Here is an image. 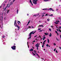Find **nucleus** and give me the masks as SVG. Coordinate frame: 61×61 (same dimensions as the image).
Here are the masks:
<instances>
[{"label":"nucleus","instance_id":"3","mask_svg":"<svg viewBox=\"0 0 61 61\" xmlns=\"http://www.w3.org/2000/svg\"><path fill=\"white\" fill-rule=\"evenodd\" d=\"M11 48L13 49V50H15L16 49H15V48H16V46H13L12 47H11Z\"/></svg>","mask_w":61,"mask_h":61},{"label":"nucleus","instance_id":"48","mask_svg":"<svg viewBox=\"0 0 61 61\" xmlns=\"http://www.w3.org/2000/svg\"><path fill=\"white\" fill-rule=\"evenodd\" d=\"M48 15V14H46L45 15V16H46V15Z\"/></svg>","mask_w":61,"mask_h":61},{"label":"nucleus","instance_id":"60","mask_svg":"<svg viewBox=\"0 0 61 61\" xmlns=\"http://www.w3.org/2000/svg\"><path fill=\"white\" fill-rule=\"evenodd\" d=\"M56 11H57L58 10V9H56Z\"/></svg>","mask_w":61,"mask_h":61},{"label":"nucleus","instance_id":"27","mask_svg":"<svg viewBox=\"0 0 61 61\" xmlns=\"http://www.w3.org/2000/svg\"><path fill=\"white\" fill-rule=\"evenodd\" d=\"M47 20L48 21H50V19H47Z\"/></svg>","mask_w":61,"mask_h":61},{"label":"nucleus","instance_id":"51","mask_svg":"<svg viewBox=\"0 0 61 61\" xmlns=\"http://www.w3.org/2000/svg\"><path fill=\"white\" fill-rule=\"evenodd\" d=\"M57 34L58 36V35H59V34H58V33H57Z\"/></svg>","mask_w":61,"mask_h":61},{"label":"nucleus","instance_id":"29","mask_svg":"<svg viewBox=\"0 0 61 61\" xmlns=\"http://www.w3.org/2000/svg\"><path fill=\"white\" fill-rule=\"evenodd\" d=\"M30 20H29V21L28 22V23L29 24L30 23Z\"/></svg>","mask_w":61,"mask_h":61},{"label":"nucleus","instance_id":"49","mask_svg":"<svg viewBox=\"0 0 61 61\" xmlns=\"http://www.w3.org/2000/svg\"><path fill=\"white\" fill-rule=\"evenodd\" d=\"M36 42V41H33V43H34V42Z\"/></svg>","mask_w":61,"mask_h":61},{"label":"nucleus","instance_id":"4","mask_svg":"<svg viewBox=\"0 0 61 61\" xmlns=\"http://www.w3.org/2000/svg\"><path fill=\"white\" fill-rule=\"evenodd\" d=\"M48 10H50V11H52L53 12H54V10L53 9V8H51L50 9H48Z\"/></svg>","mask_w":61,"mask_h":61},{"label":"nucleus","instance_id":"22","mask_svg":"<svg viewBox=\"0 0 61 61\" xmlns=\"http://www.w3.org/2000/svg\"><path fill=\"white\" fill-rule=\"evenodd\" d=\"M56 22H59V20H56Z\"/></svg>","mask_w":61,"mask_h":61},{"label":"nucleus","instance_id":"13","mask_svg":"<svg viewBox=\"0 0 61 61\" xmlns=\"http://www.w3.org/2000/svg\"><path fill=\"white\" fill-rule=\"evenodd\" d=\"M47 42L48 43V44L49 43V39H47Z\"/></svg>","mask_w":61,"mask_h":61},{"label":"nucleus","instance_id":"23","mask_svg":"<svg viewBox=\"0 0 61 61\" xmlns=\"http://www.w3.org/2000/svg\"><path fill=\"white\" fill-rule=\"evenodd\" d=\"M30 3H32V1H31V0H30Z\"/></svg>","mask_w":61,"mask_h":61},{"label":"nucleus","instance_id":"14","mask_svg":"<svg viewBox=\"0 0 61 61\" xmlns=\"http://www.w3.org/2000/svg\"><path fill=\"white\" fill-rule=\"evenodd\" d=\"M49 36L50 37H51V36H52V34H51V33H50V35H49Z\"/></svg>","mask_w":61,"mask_h":61},{"label":"nucleus","instance_id":"9","mask_svg":"<svg viewBox=\"0 0 61 61\" xmlns=\"http://www.w3.org/2000/svg\"><path fill=\"white\" fill-rule=\"evenodd\" d=\"M19 23H20V24H21V23H20V21H17V23L18 24V25H20Z\"/></svg>","mask_w":61,"mask_h":61},{"label":"nucleus","instance_id":"58","mask_svg":"<svg viewBox=\"0 0 61 61\" xmlns=\"http://www.w3.org/2000/svg\"><path fill=\"white\" fill-rule=\"evenodd\" d=\"M36 45H39V44L38 43L37 44H36Z\"/></svg>","mask_w":61,"mask_h":61},{"label":"nucleus","instance_id":"55","mask_svg":"<svg viewBox=\"0 0 61 61\" xmlns=\"http://www.w3.org/2000/svg\"><path fill=\"white\" fill-rule=\"evenodd\" d=\"M31 5H33V3H32V2L31 3Z\"/></svg>","mask_w":61,"mask_h":61},{"label":"nucleus","instance_id":"24","mask_svg":"<svg viewBox=\"0 0 61 61\" xmlns=\"http://www.w3.org/2000/svg\"><path fill=\"white\" fill-rule=\"evenodd\" d=\"M28 27V28H31V27H32L30 26H29Z\"/></svg>","mask_w":61,"mask_h":61},{"label":"nucleus","instance_id":"53","mask_svg":"<svg viewBox=\"0 0 61 61\" xmlns=\"http://www.w3.org/2000/svg\"><path fill=\"white\" fill-rule=\"evenodd\" d=\"M42 30H41L39 31V32H42Z\"/></svg>","mask_w":61,"mask_h":61},{"label":"nucleus","instance_id":"6","mask_svg":"<svg viewBox=\"0 0 61 61\" xmlns=\"http://www.w3.org/2000/svg\"><path fill=\"white\" fill-rule=\"evenodd\" d=\"M38 15H39V14L38 13L37 14L34 15L33 16H35V17H36V16H38Z\"/></svg>","mask_w":61,"mask_h":61},{"label":"nucleus","instance_id":"41","mask_svg":"<svg viewBox=\"0 0 61 61\" xmlns=\"http://www.w3.org/2000/svg\"><path fill=\"white\" fill-rule=\"evenodd\" d=\"M55 32H56V34H57V31H55Z\"/></svg>","mask_w":61,"mask_h":61},{"label":"nucleus","instance_id":"56","mask_svg":"<svg viewBox=\"0 0 61 61\" xmlns=\"http://www.w3.org/2000/svg\"><path fill=\"white\" fill-rule=\"evenodd\" d=\"M28 42H27V45H28Z\"/></svg>","mask_w":61,"mask_h":61},{"label":"nucleus","instance_id":"57","mask_svg":"<svg viewBox=\"0 0 61 61\" xmlns=\"http://www.w3.org/2000/svg\"><path fill=\"white\" fill-rule=\"evenodd\" d=\"M46 14V13H42L41 14Z\"/></svg>","mask_w":61,"mask_h":61},{"label":"nucleus","instance_id":"20","mask_svg":"<svg viewBox=\"0 0 61 61\" xmlns=\"http://www.w3.org/2000/svg\"><path fill=\"white\" fill-rule=\"evenodd\" d=\"M17 14H18V9L17 10Z\"/></svg>","mask_w":61,"mask_h":61},{"label":"nucleus","instance_id":"63","mask_svg":"<svg viewBox=\"0 0 61 61\" xmlns=\"http://www.w3.org/2000/svg\"><path fill=\"white\" fill-rule=\"evenodd\" d=\"M36 36H37V35H36V36H34V37H36Z\"/></svg>","mask_w":61,"mask_h":61},{"label":"nucleus","instance_id":"17","mask_svg":"<svg viewBox=\"0 0 61 61\" xmlns=\"http://www.w3.org/2000/svg\"><path fill=\"white\" fill-rule=\"evenodd\" d=\"M46 46H47V47H48V46H49V45H48V44H47L46 45Z\"/></svg>","mask_w":61,"mask_h":61},{"label":"nucleus","instance_id":"61","mask_svg":"<svg viewBox=\"0 0 61 61\" xmlns=\"http://www.w3.org/2000/svg\"><path fill=\"white\" fill-rule=\"evenodd\" d=\"M59 28H60V29L61 28V26H60L59 27Z\"/></svg>","mask_w":61,"mask_h":61},{"label":"nucleus","instance_id":"21","mask_svg":"<svg viewBox=\"0 0 61 61\" xmlns=\"http://www.w3.org/2000/svg\"><path fill=\"white\" fill-rule=\"evenodd\" d=\"M54 23L55 24H58L57 22H55Z\"/></svg>","mask_w":61,"mask_h":61},{"label":"nucleus","instance_id":"62","mask_svg":"<svg viewBox=\"0 0 61 61\" xmlns=\"http://www.w3.org/2000/svg\"><path fill=\"white\" fill-rule=\"evenodd\" d=\"M56 30L58 32V30L57 29H56Z\"/></svg>","mask_w":61,"mask_h":61},{"label":"nucleus","instance_id":"50","mask_svg":"<svg viewBox=\"0 0 61 61\" xmlns=\"http://www.w3.org/2000/svg\"><path fill=\"white\" fill-rule=\"evenodd\" d=\"M58 18L59 19H60V20H61V18H60V17H59V18Z\"/></svg>","mask_w":61,"mask_h":61},{"label":"nucleus","instance_id":"19","mask_svg":"<svg viewBox=\"0 0 61 61\" xmlns=\"http://www.w3.org/2000/svg\"><path fill=\"white\" fill-rule=\"evenodd\" d=\"M32 53L33 54V55H34V56H36V54H34V52H32Z\"/></svg>","mask_w":61,"mask_h":61},{"label":"nucleus","instance_id":"36","mask_svg":"<svg viewBox=\"0 0 61 61\" xmlns=\"http://www.w3.org/2000/svg\"><path fill=\"white\" fill-rule=\"evenodd\" d=\"M5 4H4V7H5Z\"/></svg>","mask_w":61,"mask_h":61},{"label":"nucleus","instance_id":"35","mask_svg":"<svg viewBox=\"0 0 61 61\" xmlns=\"http://www.w3.org/2000/svg\"><path fill=\"white\" fill-rule=\"evenodd\" d=\"M42 15V16L43 17H44V16H45V15Z\"/></svg>","mask_w":61,"mask_h":61},{"label":"nucleus","instance_id":"54","mask_svg":"<svg viewBox=\"0 0 61 61\" xmlns=\"http://www.w3.org/2000/svg\"><path fill=\"white\" fill-rule=\"evenodd\" d=\"M39 36L40 38H41V36Z\"/></svg>","mask_w":61,"mask_h":61},{"label":"nucleus","instance_id":"2","mask_svg":"<svg viewBox=\"0 0 61 61\" xmlns=\"http://www.w3.org/2000/svg\"><path fill=\"white\" fill-rule=\"evenodd\" d=\"M37 1L38 0H33V3L35 5H36Z\"/></svg>","mask_w":61,"mask_h":61},{"label":"nucleus","instance_id":"38","mask_svg":"<svg viewBox=\"0 0 61 61\" xmlns=\"http://www.w3.org/2000/svg\"><path fill=\"white\" fill-rule=\"evenodd\" d=\"M49 30L50 31H51V29H49Z\"/></svg>","mask_w":61,"mask_h":61},{"label":"nucleus","instance_id":"7","mask_svg":"<svg viewBox=\"0 0 61 61\" xmlns=\"http://www.w3.org/2000/svg\"><path fill=\"white\" fill-rule=\"evenodd\" d=\"M13 2H11L10 3V5H13Z\"/></svg>","mask_w":61,"mask_h":61},{"label":"nucleus","instance_id":"26","mask_svg":"<svg viewBox=\"0 0 61 61\" xmlns=\"http://www.w3.org/2000/svg\"><path fill=\"white\" fill-rule=\"evenodd\" d=\"M47 9H42L43 10H46Z\"/></svg>","mask_w":61,"mask_h":61},{"label":"nucleus","instance_id":"43","mask_svg":"<svg viewBox=\"0 0 61 61\" xmlns=\"http://www.w3.org/2000/svg\"><path fill=\"white\" fill-rule=\"evenodd\" d=\"M41 59H42V60H44V58H41Z\"/></svg>","mask_w":61,"mask_h":61},{"label":"nucleus","instance_id":"52","mask_svg":"<svg viewBox=\"0 0 61 61\" xmlns=\"http://www.w3.org/2000/svg\"><path fill=\"white\" fill-rule=\"evenodd\" d=\"M3 38H4V37H5V36H3V37H2Z\"/></svg>","mask_w":61,"mask_h":61},{"label":"nucleus","instance_id":"42","mask_svg":"<svg viewBox=\"0 0 61 61\" xmlns=\"http://www.w3.org/2000/svg\"><path fill=\"white\" fill-rule=\"evenodd\" d=\"M56 52L57 53H58V52H57V50H56Z\"/></svg>","mask_w":61,"mask_h":61},{"label":"nucleus","instance_id":"31","mask_svg":"<svg viewBox=\"0 0 61 61\" xmlns=\"http://www.w3.org/2000/svg\"><path fill=\"white\" fill-rule=\"evenodd\" d=\"M46 42V40H45V41L43 42V43H45Z\"/></svg>","mask_w":61,"mask_h":61},{"label":"nucleus","instance_id":"11","mask_svg":"<svg viewBox=\"0 0 61 61\" xmlns=\"http://www.w3.org/2000/svg\"><path fill=\"white\" fill-rule=\"evenodd\" d=\"M30 51H33V49H30Z\"/></svg>","mask_w":61,"mask_h":61},{"label":"nucleus","instance_id":"1","mask_svg":"<svg viewBox=\"0 0 61 61\" xmlns=\"http://www.w3.org/2000/svg\"><path fill=\"white\" fill-rule=\"evenodd\" d=\"M36 31H35L33 33V31H32L31 32H30L29 34V37L28 38V39H29L30 38H31V35L32 34H34L35 33H36Z\"/></svg>","mask_w":61,"mask_h":61},{"label":"nucleus","instance_id":"45","mask_svg":"<svg viewBox=\"0 0 61 61\" xmlns=\"http://www.w3.org/2000/svg\"><path fill=\"white\" fill-rule=\"evenodd\" d=\"M54 45L55 46H56V43H54Z\"/></svg>","mask_w":61,"mask_h":61},{"label":"nucleus","instance_id":"47","mask_svg":"<svg viewBox=\"0 0 61 61\" xmlns=\"http://www.w3.org/2000/svg\"><path fill=\"white\" fill-rule=\"evenodd\" d=\"M41 29V28H39L38 29V30H40Z\"/></svg>","mask_w":61,"mask_h":61},{"label":"nucleus","instance_id":"44","mask_svg":"<svg viewBox=\"0 0 61 61\" xmlns=\"http://www.w3.org/2000/svg\"><path fill=\"white\" fill-rule=\"evenodd\" d=\"M43 38H44V39H46V37H43Z\"/></svg>","mask_w":61,"mask_h":61},{"label":"nucleus","instance_id":"12","mask_svg":"<svg viewBox=\"0 0 61 61\" xmlns=\"http://www.w3.org/2000/svg\"><path fill=\"white\" fill-rule=\"evenodd\" d=\"M7 7H8V6H6L5 8V9L4 10V11H5V10L6 9V8H7Z\"/></svg>","mask_w":61,"mask_h":61},{"label":"nucleus","instance_id":"28","mask_svg":"<svg viewBox=\"0 0 61 61\" xmlns=\"http://www.w3.org/2000/svg\"><path fill=\"white\" fill-rule=\"evenodd\" d=\"M51 27H52V28H53V27H54V26H53V25H51Z\"/></svg>","mask_w":61,"mask_h":61},{"label":"nucleus","instance_id":"10","mask_svg":"<svg viewBox=\"0 0 61 61\" xmlns=\"http://www.w3.org/2000/svg\"><path fill=\"white\" fill-rule=\"evenodd\" d=\"M35 46L36 47H39V46L36 45Z\"/></svg>","mask_w":61,"mask_h":61},{"label":"nucleus","instance_id":"8","mask_svg":"<svg viewBox=\"0 0 61 61\" xmlns=\"http://www.w3.org/2000/svg\"><path fill=\"white\" fill-rule=\"evenodd\" d=\"M0 17L1 18V19H2V20H3V15H1V16Z\"/></svg>","mask_w":61,"mask_h":61},{"label":"nucleus","instance_id":"5","mask_svg":"<svg viewBox=\"0 0 61 61\" xmlns=\"http://www.w3.org/2000/svg\"><path fill=\"white\" fill-rule=\"evenodd\" d=\"M16 20H15V23H14V25L16 27H18L19 26H18V25H15V24L16 23Z\"/></svg>","mask_w":61,"mask_h":61},{"label":"nucleus","instance_id":"32","mask_svg":"<svg viewBox=\"0 0 61 61\" xmlns=\"http://www.w3.org/2000/svg\"><path fill=\"white\" fill-rule=\"evenodd\" d=\"M42 26V27H44L43 25H41L40 26Z\"/></svg>","mask_w":61,"mask_h":61},{"label":"nucleus","instance_id":"16","mask_svg":"<svg viewBox=\"0 0 61 61\" xmlns=\"http://www.w3.org/2000/svg\"><path fill=\"white\" fill-rule=\"evenodd\" d=\"M9 12V10H7V14H8V12Z\"/></svg>","mask_w":61,"mask_h":61},{"label":"nucleus","instance_id":"59","mask_svg":"<svg viewBox=\"0 0 61 61\" xmlns=\"http://www.w3.org/2000/svg\"><path fill=\"white\" fill-rule=\"evenodd\" d=\"M36 54L37 56H38V54H37V53H36Z\"/></svg>","mask_w":61,"mask_h":61},{"label":"nucleus","instance_id":"64","mask_svg":"<svg viewBox=\"0 0 61 61\" xmlns=\"http://www.w3.org/2000/svg\"><path fill=\"white\" fill-rule=\"evenodd\" d=\"M60 37H61V35H60Z\"/></svg>","mask_w":61,"mask_h":61},{"label":"nucleus","instance_id":"46","mask_svg":"<svg viewBox=\"0 0 61 61\" xmlns=\"http://www.w3.org/2000/svg\"><path fill=\"white\" fill-rule=\"evenodd\" d=\"M44 45H42V47H44Z\"/></svg>","mask_w":61,"mask_h":61},{"label":"nucleus","instance_id":"40","mask_svg":"<svg viewBox=\"0 0 61 61\" xmlns=\"http://www.w3.org/2000/svg\"><path fill=\"white\" fill-rule=\"evenodd\" d=\"M56 48H55L54 50V51H56Z\"/></svg>","mask_w":61,"mask_h":61},{"label":"nucleus","instance_id":"25","mask_svg":"<svg viewBox=\"0 0 61 61\" xmlns=\"http://www.w3.org/2000/svg\"><path fill=\"white\" fill-rule=\"evenodd\" d=\"M56 39L57 40V41H59V40L58 39H57V38H56Z\"/></svg>","mask_w":61,"mask_h":61},{"label":"nucleus","instance_id":"34","mask_svg":"<svg viewBox=\"0 0 61 61\" xmlns=\"http://www.w3.org/2000/svg\"><path fill=\"white\" fill-rule=\"evenodd\" d=\"M38 47H37V50H38Z\"/></svg>","mask_w":61,"mask_h":61},{"label":"nucleus","instance_id":"37","mask_svg":"<svg viewBox=\"0 0 61 61\" xmlns=\"http://www.w3.org/2000/svg\"><path fill=\"white\" fill-rule=\"evenodd\" d=\"M59 32H61V30H60L59 29Z\"/></svg>","mask_w":61,"mask_h":61},{"label":"nucleus","instance_id":"30","mask_svg":"<svg viewBox=\"0 0 61 61\" xmlns=\"http://www.w3.org/2000/svg\"><path fill=\"white\" fill-rule=\"evenodd\" d=\"M18 30H19V29H20V27H18Z\"/></svg>","mask_w":61,"mask_h":61},{"label":"nucleus","instance_id":"33","mask_svg":"<svg viewBox=\"0 0 61 61\" xmlns=\"http://www.w3.org/2000/svg\"><path fill=\"white\" fill-rule=\"evenodd\" d=\"M49 15V16H53V15L52 14H51V15Z\"/></svg>","mask_w":61,"mask_h":61},{"label":"nucleus","instance_id":"18","mask_svg":"<svg viewBox=\"0 0 61 61\" xmlns=\"http://www.w3.org/2000/svg\"><path fill=\"white\" fill-rule=\"evenodd\" d=\"M44 34H45V35H48V33L47 34L46 33H45Z\"/></svg>","mask_w":61,"mask_h":61},{"label":"nucleus","instance_id":"15","mask_svg":"<svg viewBox=\"0 0 61 61\" xmlns=\"http://www.w3.org/2000/svg\"><path fill=\"white\" fill-rule=\"evenodd\" d=\"M45 2H47L48 1H49V0H43Z\"/></svg>","mask_w":61,"mask_h":61},{"label":"nucleus","instance_id":"39","mask_svg":"<svg viewBox=\"0 0 61 61\" xmlns=\"http://www.w3.org/2000/svg\"><path fill=\"white\" fill-rule=\"evenodd\" d=\"M43 45H44L45 44V43L44 42L43 43Z\"/></svg>","mask_w":61,"mask_h":61}]
</instances>
